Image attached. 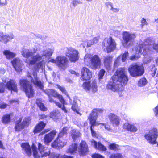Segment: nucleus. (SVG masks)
I'll return each mask as SVG.
<instances>
[{"mask_svg": "<svg viewBox=\"0 0 158 158\" xmlns=\"http://www.w3.org/2000/svg\"><path fill=\"white\" fill-rule=\"evenodd\" d=\"M37 48H34L33 50L24 49L22 52L23 57L27 58L26 62L29 65H33L36 62H39L37 64L35 71H38V69L43 68L45 63L44 60H47L49 57L52 56L54 49L53 47L47 49L40 52L41 56L38 54L35 56H33L36 52Z\"/></svg>", "mask_w": 158, "mask_h": 158, "instance_id": "nucleus-1", "label": "nucleus"}, {"mask_svg": "<svg viewBox=\"0 0 158 158\" xmlns=\"http://www.w3.org/2000/svg\"><path fill=\"white\" fill-rule=\"evenodd\" d=\"M128 78L125 74L124 70L118 69L112 77L107 86V88L113 91H121L123 86L125 85L128 81Z\"/></svg>", "mask_w": 158, "mask_h": 158, "instance_id": "nucleus-2", "label": "nucleus"}, {"mask_svg": "<svg viewBox=\"0 0 158 158\" xmlns=\"http://www.w3.org/2000/svg\"><path fill=\"white\" fill-rule=\"evenodd\" d=\"M68 130L67 127H64L59 133L57 138L52 144V146L54 148H62L66 145V141L62 138L63 136H66Z\"/></svg>", "mask_w": 158, "mask_h": 158, "instance_id": "nucleus-3", "label": "nucleus"}, {"mask_svg": "<svg viewBox=\"0 0 158 158\" xmlns=\"http://www.w3.org/2000/svg\"><path fill=\"white\" fill-rule=\"evenodd\" d=\"M32 149L33 152V155L35 158H38L40 157H43L49 156L51 154L49 150L48 149L40 143L38 144V149L40 155L38 153L37 148L34 144L32 145Z\"/></svg>", "mask_w": 158, "mask_h": 158, "instance_id": "nucleus-4", "label": "nucleus"}, {"mask_svg": "<svg viewBox=\"0 0 158 158\" xmlns=\"http://www.w3.org/2000/svg\"><path fill=\"white\" fill-rule=\"evenodd\" d=\"M85 63H91V67L94 69L99 68L101 65V60L98 56L95 55L93 56L91 54H86L84 57Z\"/></svg>", "mask_w": 158, "mask_h": 158, "instance_id": "nucleus-5", "label": "nucleus"}, {"mask_svg": "<svg viewBox=\"0 0 158 158\" xmlns=\"http://www.w3.org/2000/svg\"><path fill=\"white\" fill-rule=\"evenodd\" d=\"M20 84L21 89H23L29 98L33 96L34 91L30 81L26 79H21L20 80Z\"/></svg>", "mask_w": 158, "mask_h": 158, "instance_id": "nucleus-6", "label": "nucleus"}, {"mask_svg": "<svg viewBox=\"0 0 158 158\" xmlns=\"http://www.w3.org/2000/svg\"><path fill=\"white\" fill-rule=\"evenodd\" d=\"M48 62L56 64L60 69L64 70L67 67L68 60L65 56H59L56 57V59H51Z\"/></svg>", "mask_w": 158, "mask_h": 158, "instance_id": "nucleus-7", "label": "nucleus"}, {"mask_svg": "<svg viewBox=\"0 0 158 158\" xmlns=\"http://www.w3.org/2000/svg\"><path fill=\"white\" fill-rule=\"evenodd\" d=\"M65 53L71 62H75L79 57L78 51L72 47L67 48L65 50Z\"/></svg>", "mask_w": 158, "mask_h": 158, "instance_id": "nucleus-8", "label": "nucleus"}, {"mask_svg": "<svg viewBox=\"0 0 158 158\" xmlns=\"http://www.w3.org/2000/svg\"><path fill=\"white\" fill-rule=\"evenodd\" d=\"M128 71L131 75L132 77L141 76L143 73V67L137 64L130 65Z\"/></svg>", "mask_w": 158, "mask_h": 158, "instance_id": "nucleus-9", "label": "nucleus"}, {"mask_svg": "<svg viewBox=\"0 0 158 158\" xmlns=\"http://www.w3.org/2000/svg\"><path fill=\"white\" fill-rule=\"evenodd\" d=\"M82 87L88 93L92 92L95 93L98 90V86L95 80L85 82L82 84Z\"/></svg>", "mask_w": 158, "mask_h": 158, "instance_id": "nucleus-10", "label": "nucleus"}, {"mask_svg": "<svg viewBox=\"0 0 158 158\" xmlns=\"http://www.w3.org/2000/svg\"><path fill=\"white\" fill-rule=\"evenodd\" d=\"M149 44H148L147 41H145L144 42L141 41L139 42L138 46H137L135 50L136 51V54L141 53L142 52L143 48V56H145L148 55L150 53V51L149 49Z\"/></svg>", "mask_w": 158, "mask_h": 158, "instance_id": "nucleus-11", "label": "nucleus"}, {"mask_svg": "<svg viewBox=\"0 0 158 158\" xmlns=\"http://www.w3.org/2000/svg\"><path fill=\"white\" fill-rule=\"evenodd\" d=\"M158 137V131L157 128H153L150 130L148 133L145 136V139L151 144H156V139Z\"/></svg>", "mask_w": 158, "mask_h": 158, "instance_id": "nucleus-12", "label": "nucleus"}, {"mask_svg": "<svg viewBox=\"0 0 158 158\" xmlns=\"http://www.w3.org/2000/svg\"><path fill=\"white\" fill-rule=\"evenodd\" d=\"M102 46L106 48L107 52L109 53L115 48L116 44L112 38L110 37L105 39L102 43Z\"/></svg>", "mask_w": 158, "mask_h": 158, "instance_id": "nucleus-13", "label": "nucleus"}, {"mask_svg": "<svg viewBox=\"0 0 158 158\" xmlns=\"http://www.w3.org/2000/svg\"><path fill=\"white\" fill-rule=\"evenodd\" d=\"M135 38V35L134 34L127 31L124 32L123 34V45L126 46L128 43L130 44L132 42Z\"/></svg>", "mask_w": 158, "mask_h": 158, "instance_id": "nucleus-14", "label": "nucleus"}, {"mask_svg": "<svg viewBox=\"0 0 158 158\" xmlns=\"http://www.w3.org/2000/svg\"><path fill=\"white\" fill-rule=\"evenodd\" d=\"M30 120V117L25 118L21 123V122L22 121V119H19L18 120L16 121L15 123V131H19L24 128L25 127L27 126Z\"/></svg>", "mask_w": 158, "mask_h": 158, "instance_id": "nucleus-15", "label": "nucleus"}, {"mask_svg": "<svg viewBox=\"0 0 158 158\" xmlns=\"http://www.w3.org/2000/svg\"><path fill=\"white\" fill-rule=\"evenodd\" d=\"M33 78L30 75L28 76V77L29 79V81H31L36 87L38 88L41 89H42L44 88L43 85L41 81L37 77V73L35 72H34L33 74Z\"/></svg>", "mask_w": 158, "mask_h": 158, "instance_id": "nucleus-16", "label": "nucleus"}, {"mask_svg": "<svg viewBox=\"0 0 158 158\" xmlns=\"http://www.w3.org/2000/svg\"><path fill=\"white\" fill-rule=\"evenodd\" d=\"M102 111V109H94L88 117V119L90 124H98L96 120L99 113Z\"/></svg>", "mask_w": 158, "mask_h": 158, "instance_id": "nucleus-17", "label": "nucleus"}, {"mask_svg": "<svg viewBox=\"0 0 158 158\" xmlns=\"http://www.w3.org/2000/svg\"><path fill=\"white\" fill-rule=\"evenodd\" d=\"M81 79L83 81L89 80L92 77V72L88 68H83L81 70Z\"/></svg>", "mask_w": 158, "mask_h": 158, "instance_id": "nucleus-18", "label": "nucleus"}, {"mask_svg": "<svg viewBox=\"0 0 158 158\" xmlns=\"http://www.w3.org/2000/svg\"><path fill=\"white\" fill-rule=\"evenodd\" d=\"M14 37V36L12 33L6 34L2 32H0V42L6 44L10 40L13 39Z\"/></svg>", "mask_w": 158, "mask_h": 158, "instance_id": "nucleus-19", "label": "nucleus"}, {"mask_svg": "<svg viewBox=\"0 0 158 158\" xmlns=\"http://www.w3.org/2000/svg\"><path fill=\"white\" fill-rule=\"evenodd\" d=\"M88 151L87 145L84 141H81L79 145V153L81 156H84L86 154Z\"/></svg>", "mask_w": 158, "mask_h": 158, "instance_id": "nucleus-20", "label": "nucleus"}, {"mask_svg": "<svg viewBox=\"0 0 158 158\" xmlns=\"http://www.w3.org/2000/svg\"><path fill=\"white\" fill-rule=\"evenodd\" d=\"M108 118L113 126H118L119 125L120 119L118 116L113 114L110 113L108 115Z\"/></svg>", "mask_w": 158, "mask_h": 158, "instance_id": "nucleus-21", "label": "nucleus"}, {"mask_svg": "<svg viewBox=\"0 0 158 158\" xmlns=\"http://www.w3.org/2000/svg\"><path fill=\"white\" fill-rule=\"evenodd\" d=\"M6 88L11 91L17 92V84L13 80H10L6 84Z\"/></svg>", "mask_w": 158, "mask_h": 158, "instance_id": "nucleus-22", "label": "nucleus"}, {"mask_svg": "<svg viewBox=\"0 0 158 158\" xmlns=\"http://www.w3.org/2000/svg\"><path fill=\"white\" fill-rule=\"evenodd\" d=\"M11 62L14 68L16 71L18 72L21 71L22 61L19 58H15Z\"/></svg>", "mask_w": 158, "mask_h": 158, "instance_id": "nucleus-23", "label": "nucleus"}, {"mask_svg": "<svg viewBox=\"0 0 158 158\" xmlns=\"http://www.w3.org/2000/svg\"><path fill=\"white\" fill-rule=\"evenodd\" d=\"M56 134V131L53 130L49 133L46 134L44 137V142L46 144L50 142L53 139Z\"/></svg>", "mask_w": 158, "mask_h": 158, "instance_id": "nucleus-24", "label": "nucleus"}, {"mask_svg": "<svg viewBox=\"0 0 158 158\" xmlns=\"http://www.w3.org/2000/svg\"><path fill=\"white\" fill-rule=\"evenodd\" d=\"M123 128L127 131L133 132H136L137 130V128L134 125L128 123H125L123 124Z\"/></svg>", "mask_w": 158, "mask_h": 158, "instance_id": "nucleus-25", "label": "nucleus"}, {"mask_svg": "<svg viewBox=\"0 0 158 158\" xmlns=\"http://www.w3.org/2000/svg\"><path fill=\"white\" fill-rule=\"evenodd\" d=\"M21 147L28 156H30L31 155V147L28 143H22Z\"/></svg>", "mask_w": 158, "mask_h": 158, "instance_id": "nucleus-26", "label": "nucleus"}, {"mask_svg": "<svg viewBox=\"0 0 158 158\" xmlns=\"http://www.w3.org/2000/svg\"><path fill=\"white\" fill-rule=\"evenodd\" d=\"M53 92V90L52 89H48L45 90L44 92L48 95L49 97V100L50 102H53L56 105L58 106L61 107L60 103L59 102H57L54 101L53 98L51 97L52 95V93Z\"/></svg>", "mask_w": 158, "mask_h": 158, "instance_id": "nucleus-27", "label": "nucleus"}, {"mask_svg": "<svg viewBox=\"0 0 158 158\" xmlns=\"http://www.w3.org/2000/svg\"><path fill=\"white\" fill-rule=\"evenodd\" d=\"M91 142L92 145L95 148L103 151L106 150V147L100 143H98L97 142L93 139L91 140Z\"/></svg>", "mask_w": 158, "mask_h": 158, "instance_id": "nucleus-28", "label": "nucleus"}, {"mask_svg": "<svg viewBox=\"0 0 158 158\" xmlns=\"http://www.w3.org/2000/svg\"><path fill=\"white\" fill-rule=\"evenodd\" d=\"M45 126V124L44 122H40L35 127L34 132L35 133L39 132L44 128Z\"/></svg>", "mask_w": 158, "mask_h": 158, "instance_id": "nucleus-29", "label": "nucleus"}, {"mask_svg": "<svg viewBox=\"0 0 158 158\" xmlns=\"http://www.w3.org/2000/svg\"><path fill=\"white\" fill-rule=\"evenodd\" d=\"M100 38L99 36L95 37L93 38L92 39L88 40L87 42V47H89L91 45L97 43Z\"/></svg>", "mask_w": 158, "mask_h": 158, "instance_id": "nucleus-30", "label": "nucleus"}, {"mask_svg": "<svg viewBox=\"0 0 158 158\" xmlns=\"http://www.w3.org/2000/svg\"><path fill=\"white\" fill-rule=\"evenodd\" d=\"M77 149V144L76 143L72 144L67 149V152L68 153L73 154L75 153Z\"/></svg>", "mask_w": 158, "mask_h": 158, "instance_id": "nucleus-31", "label": "nucleus"}, {"mask_svg": "<svg viewBox=\"0 0 158 158\" xmlns=\"http://www.w3.org/2000/svg\"><path fill=\"white\" fill-rule=\"evenodd\" d=\"M3 54L5 56L6 58L8 59L12 58L16 56L15 53L8 50L4 51L3 52Z\"/></svg>", "mask_w": 158, "mask_h": 158, "instance_id": "nucleus-32", "label": "nucleus"}, {"mask_svg": "<svg viewBox=\"0 0 158 158\" xmlns=\"http://www.w3.org/2000/svg\"><path fill=\"white\" fill-rule=\"evenodd\" d=\"M49 158H73L72 156L64 155L63 156L55 153H51L49 155Z\"/></svg>", "mask_w": 158, "mask_h": 158, "instance_id": "nucleus-33", "label": "nucleus"}, {"mask_svg": "<svg viewBox=\"0 0 158 158\" xmlns=\"http://www.w3.org/2000/svg\"><path fill=\"white\" fill-rule=\"evenodd\" d=\"M112 58L110 56H107L104 58V65L106 67L108 68H110V64L111 62Z\"/></svg>", "mask_w": 158, "mask_h": 158, "instance_id": "nucleus-34", "label": "nucleus"}, {"mask_svg": "<svg viewBox=\"0 0 158 158\" xmlns=\"http://www.w3.org/2000/svg\"><path fill=\"white\" fill-rule=\"evenodd\" d=\"M36 103L40 109L43 111L47 110V108L44 106V104L41 102V101L40 99L36 100Z\"/></svg>", "mask_w": 158, "mask_h": 158, "instance_id": "nucleus-35", "label": "nucleus"}, {"mask_svg": "<svg viewBox=\"0 0 158 158\" xmlns=\"http://www.w3.org/2000/svg\"><path fill=\"white\" fill-rule=\"evenodd\" d=\"M71 135L74 140L77 137L80 136L81 134L78 131L73 129L71 132Z\"/></svg>", "mask_w": 158, "mask_h": 158, "instance_id": "nucleus-36", "label": "nucleus"}, {"mask_svg": "<svg viewBox=\"0 0 158 158\" xmlns=\"http://www.w3.org/2000/svg\"><path fill=\"white\" fill-rule=\"evenodd\" d=\"M11 114H6L2 118V122L4 124H7L10 121V116Z\"/></svg>", "mask_w": 158, "mask_h": 158, "instance_id": "nucleus-37", "label": "nucleus"}, {"mask_svg": "<svg viewBox=\"0 0 158 158\" xmlns=\"http://www.w3.org/2000/svg\"><path fill=\"white\" fill-rule=\"evenodd\" d=\"M72 110L75 112H76L77 114H79L81 115L80 113L79 112V109L78 107L77 103L74 101L72 104L71 107Z\"/></svg>", "mask_w": 158, "mask_h": 158, "instance_id": "nucleus-38", "label": "nucleus"}, {"mask_svg": "<svg viewBox=\"0 0 158 158\" xmlns=\"http://www.w3.org/2000/svg\"><path fill=\"white\" fill-rule=\"evenodd\" d=\"M56 88H58L60 91H61L63 94H65L67 96L68 98L69 99V102L71 103V100L70 99L69 97V96L68 93H67L65 88L63 87L60 86L59 85H56Z\"/></svg>", "mask_w": 158, "mask_h": 158, "instance_id": "nucleus-39", "label": "nucleus"}, {"mask_svg": "<svg viewBox=\"0 0 158 158\" xmlns=\"http://www.w3.org/2000/svg\"><path fill=\"white\" fill-rule=\"evenodd\" d=\"M147 81L145 78L140 79L138 81V85L139 86L142 87L146 85Z\"/></svg>", "mask_w": 158, "mask_h": 158, "instance_id": "nucleus-40", "label": "nucleus"}, {"mask_svg": "<svg viewBox=\"0 0 158 158\" xmlns=\"http://www.w3.org/2000/svg\"><path fill=\"white\" fill-rule=\"evenodd\" d=\"M60 114L58 112L53 111L50 113V118L54 119H57L60 116Z\"/></svg>", "mask_w": 158, "mask_h": 158, "instance_id": "nucleus-41", "label": "nucleus"}, {"mask_svg": "<svg viewBox=\"0 0 158 158\" xmlns=\"http://www.w3.org/2000/svg\"><path fill=\"white\" fill-rule=\"evenodd\" d=\"M128 56V52L125 51L122 56H120L121 57V60L123 62L125 61L127 59V57Z\"/></svg>", "mask_w": 158, "mask_h": 158, "instance_id": "nucleus-42", "label": "nucleus"}, {"mask_svg": "<svg viewBox=\"0 0 158 158\" xmlns=\"http://www.w3.org/2000/svg\"><path fill=\"white\" fill-rule=\"evenodd\" d=\"M110 158H123L121 154L117 153L113 154L110 156Z\"/></svg>", "mask_w": 158, "mask_h": 158, "instance_id": "nucleus-43", "label": "nucleus"}, {"mask_svg": "<svg viewBox=\"0 0 158 158\" xmlns=\"http://www.w3.org/2000/svg\"><path fill=\"white\" fill-rule=\"evenodd\" d=\"M71 3L73 6L75 7L78 4H82V2L80 0H73Z\"/></svg>", "mask_w": 158, "mask_h": 158, "instance_id": "nucleus-44", "label": "nucleus"}, {"mask_svg": "<svg viewBox=\"0 0 158 158\" xmlns=\"http://www.w3.org/2000/svg\"><path fill=\"white\" fill-rule=\"evenodd\" d=\"M109 148L111 150H118V145L114 143L110 144L109 146Z\"/></svg>", "mask_w": 158, "mask_h": 158, "instance_id": "nucleus-45", "label": "nucleus"}, {"mask_svg": "<svg viewBox=\"0 0 158 158\" xmlns=\"http://www.w3.org/2000/svg\"><path fill=\"white\" fill-rule=\"evenodd\" d=\"M90 130L91 131L92 135L93 136H96V133L93 130V128L95 126H98V124H90Z\"/></svg>", "mask_w": 158, "mask_h": 158, "instance_id": "nucleus-46", "label": "nucleus"}, {"mask_svg": "<svg viewBox=\"0 0 158 158\" xmlns=\"http://www.w3.org/2000/svg\"><path fill=\"white\" fill-rule=\"evenodd\" d=\"M121 60V57L120 56H119L117 58L114 63V66L115 67H117L120 64Z\"/></svg>", "mask_w": 158, "mask_h": 158, "instance_id": "nucleus-47", "label": "nucleus"}, {"mask_svg": "<svg viewBox=\"0 0 158 158\" xmlns=\"http://www.w3.org/2000/svg\"><path fill=\"white\" fill-rule=\"evenodd\" d=\"M98 124H101L104 127L107 131H111L112 130L110 128V126L108 125L107 124H104L103 123H98Z\"/></svg>", "mask_w": 158, "mask_h": 158, "instance_id": "nucleus-48", "label": "nucleus"}, {"mask_svg": "<svg viewBox=\"0 0 158 158\" xmlns=\"http://www.w3.org/2000/svg\"><path fill=\"white\" fill-rule=\"evenodd\" d=\"M105 71L104 69L101 70L99 72L98 74V77L99 79H101L104 76Z\"/></svg>", "mask_w": 158, "mask_h": 158, "instance_id": "nucleus-49", "label": "nucleus"}, {"mask_svg": "<svg viewBox=\"0 0 158 158\" xmlns=\"http://www.w3.org/2000/svg\"><path fill=\"white\" fill-rule=\"evenodd\" d=\"M5 84L2 83H0V93H3L4 91Z\"/></svg>", "mask_w": 158, "mask_h": 158, "instance_id": "nucleus-50", "label": "nucleus"}, {"mask_svg": "<svg viewBox=\"0 0 158 158\" xmlns=\"http://www.w3.org/2000/svg\"><path fill=\"white\" fill-rule=\"evenodd\" d=\"M92 156L93 158H105L102 155L98 154H93L92 155Z\"/></svg>", "mask_w": 158, "mask_h": 158, "instance_id": "nucleus-51", "label": "nucleus"}, {"mask_svg": "<svg viewBox=\"0 0 158 158\" xmlns=\"http://www.w3.org/2000/svg\"><path fill=\"white\" fill-rule=\"evenodd\" d=\"M58 98L60 101L61 102V103L63 104V105H64L65 103V101L62 97V96L61 95H60L59 96V97Z\"/></svg>", "mask_w": 158, "mask_h": 158, "instance_id": "nucleus-52", "label": "nucleus"}, {"mask_svg": "<svg viewBox=\"0 0 158 158\" xmlns=\"http://www.w3.org/2000/svg\"><path fill=\"white\" fill-rule=\"evenodd\" d=\"M141 26L142 27H143L145 25H147V22L146 21V19L143 18L142 19L141 21Z\"/></svg>", "mask_w": 158, "mask_h": 158, "instance_id": "nucleus-53", "label": "nucleus"}, {"mask_svg": "<svg viewBox=\"0 0 158 158\" xmlns=\"http://www.w3.org/2000/svg\"><path fill=\"white\" fill-rule=\"evenodd\" d=\"M87 41H82V42L80 44L79 47L81 48H85L87 44Z\"/></svg>", "mask_w": 158, "mask_h": 158, "instance_id": "nucleus-54", "label": "nucleus"}, {"mask_svg": "<svg viewBox=\"0 0 158 158\" xmlns=\"http://www.w3.org/2000/svg\"><path fill=\"white\" fill-rule=\"evenodd\" d=\"M153 110L155 116L158 117V106L154 108Z\"/></svg>", "mask_w": 158, "mask_h": 158, "instance_id": "nucleus-55", "label": "nucleus"}, {"mask_svg": "<svg viewBox=\"0 0 158 158\" xmlns=\"http://www.w3.org/2000/svg\"><path fill=\"white\" fill-rule=\"evenodd\" d=\"M52 96H53L54 97H59V96L60 94H58L56 91L55 90H53V92L52 93Z\"/></svg>", "mask_w": 158, "mask_h": 158, "instance_id": "nucleus-56", "label": "nucleus"}, {"mask_svg": "<svg viewBox=\"0 0 158 158\" xmlns=\"http://www.w3.org/2000/svg\"><path fill=\"white\" fill-rule=\"evenodd\" d=\"M118 29L117 30H115V29L114 30V34L115 35H117L119 34H120V28H119V27H118Z\"/></svg>", "mask_w": 158, "mask_h": 158, "instance_id": "nucleus-57", "label": "nucleus"}, {"mask_svg": "<svg viewBox=\"0 0 158 158\" xmlns=\"http://www.w3.org/2000/svg\"><path fill=\"white\" fill-rule=\"evenodd\" d=\"M7 106V105L4 103H1L0 104V108L1 109H5Z\"/></svg>", "mask_w": 158, "mask_h": 158, "instance_id": "nucleus-58", "label": "nucleus"}, {"mask_svg": "<svg viewBox=\"0 0 158 158\" xmlns=\"http://www.w3.org/2000/svg\"><path fill=\"white\" fill-rule=\"evenodd\" d=\"M5 70L3 68H2L0 69V77L2 76L5 73Z\"/></svg>", "mask_w": 158, "mask_h": 158, "instance_id": "nucleus-59", "label": "nucleus"}, {"mask_svg": "<svg viewBox=\"0 0 158 158\" xmlns=\"http://www.w3.org/2000/svg\"><path fill=\"white\" fill-rule=\"evenodd\" d=\"M111 10L114 12H118L119 11V9L116 8H114L113 6L111 8Z\"/></svg>", "mask_w": 158, "mask_h": 158, "instance_id": "nucleus-60", "label": "nucleus"}, {"mask_svg": "<svg viewBox=\"0 0 158 158\" xmlns=\"http://www.w3.org/2000/svg\"><path fill=\"white\" fill-rule=\"evenodd\" d=\"M69 72H70L72 74H74L77 76H79V73L76 72L75 71L70 70H69Z\"/></svg>", "mask_w": 158, "mask_h": 158, "instance_id": "nucleus-61", "label": "nucleus"}, {"mask_svg": "<svg viewBox=\"0 0 158 158\" xmlns=\"http://www.w3.org/2000/svg\"><path fill=\"white\" fill-rule=\"evenodd\" d=\"M60 105H61V107H59V106H58L60 108L62 109L63 110V111H64V112L65 113H67V110H66V108H65V107L64 106V105H61L60 104Z\"/></svg>", "mask_w": 158, "mask_h": 158, "instance_id": "nucleus-62", "label": "nucleus"}, {"mask_svg": "<svg viewBox=\"0 0 158 158\" xmlns=\"http://www.w3.org/2000/svg\"><path fill=\"white\" fill-rule=\"evenodd\" d=\"M5 2H1V0H0V6H6L7 4V2L6 0H5Z\"/></svg>", "mask_w": 158, "mask_h": 158, "instance_id": "nucleus-63", "label": "nucleus"}, {"mask_svg": "<svg viewBox=\"0 0 158 158\" xmlns=\"http://www.w3.org/2000/svg\"><path fill=\"white\" fill-rule=\"evenodd\" d=\"M5 2H1V0H0V6H6L7 4V2L6 0H5Z\"/></svg>", "mask_w": 158, "mask_h": 158, "instance_id": "nucleus-64", "label": "nucleus"}]
</instances>
